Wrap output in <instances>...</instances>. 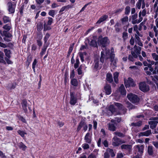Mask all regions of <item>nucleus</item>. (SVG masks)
Instances as JSON below:
<instances>
[{"label":"nucleus","instance_id":"obj_1","mask_svg":"<svg viewBox=\"0 0 158 158\" xmlns=\"http://www.w3.org/2000/svg\"><path fill=\"white\" fill-rule=\"evenodd\" d=\"M141 50V47L135 45L133 47V50L131 51V54L129 55L128 60L130 61H134L135 59L137 58L138 55L140 54Z\"/></svg>","mask_w":158,"mask_h":158},{"label":"nucleus","instance_id":"obj_2","mask_svg":"<svg viewBox=\"0 0 158 158\" xmlns=\"http://www.w3.org/2000/svg\"><path fill=\"white\" fill-rule=\"evenodd\" d=\"M7 10L9 14H14L15 11L16 4L11 1L8 2L6 4Z\"/></svg>","mask_w":158,"mask_h":158},{"label":"nucleus","instance_id":"obj_3","mask_svg":"<svg viewBox=\"0 0 158 158\" xmlns=\"http://www.w3.org/2000/svg\"><path fill=\"white\" fill-rule=\"evenodd\" d=\"M139 19H136L138 17L137 14H135L131 16L132 22V24H135L136 23H140L143 20V18L141 16V11H140L139 14Z\"/></svg>","mask_w":158,"mask_h":158},{"label":"nucleus","instance_id":"obj_4","mask_svg":"<svg viewBox=\"0 0 158 158\" xmlns=\"http://www.w3.org/2000/svg\"><path fill=\"white\" fill-rule=\"evenodd\" d=\"M128 99L132 102L135 103L139 102V99L137 96L133 94H130L127 95Z\"/></svg>","mask_w":158,"mask_h":158},{"label":"nucleus","instance_id":"obj_5","mask_svg":"<svg viewBox=\"0 0 158 158\" xmlns=\"http://www.w3.org/2000/svg\"><path fill=\"white\" fill-rule=\"evenodd\" d=\"M77 102V98L74 92H70V100L69 103L73 106H74Z\"/></svg>","mask_w":158,"mask_h":158},{"label":"nucleus","instance_id":"obj_6","mask_svg":"<svg viewBox=\"0 0 158 158\" xmlns=\"http://www.w3.org/2000/svg\"><path fill=\"white\" fill-rule=\"evenodd\" d=\"M100 45L103 48L105 47L110 43V41L107 37H104L99 40Z\"/></svg>","mask_w":158,"mask_h":158},{"label":"nucleus","instance_id":"obj_7","mask_svg":"<svg viewBox=\"0 0 158 158\" xmlns=\"http://www.w3.org/2000/svg\"><path fill=\"white\" fill-rule=\"evenodd\" d=\"M112 144L113 146H117L125 142L123 141H122L119 138H118L116 136H114L112 138Z\"/></svg>","mask_w":158,"mask_h":158},{"label":"nucleus","instance_id":"obj_8","mask_svg":"<svg viewBox=\"0 0 158 158\" xmlns=\"http://www.w3.org/2000/svg\"><path fill=\"white\" fill-rule=\"evenodd\" d=\"M139 89L142 91L145 92L149 90V87L144 82H141L139 84Z\"/></svg>","mask_w":158,"mask_h":158},{"label":"nucleus","instance_id":"obj_9","mask_svg":"<svg viewBox=\"0 0 158 158\" xmlns=\"http://www.w3.org/2000/svg\"><path fill=\"white\" fill-rule=\"evenodd\" d=\"M143 64L144 66H148L149 68L150 71H147L146 72L147 74L148 75H151L152 74H152H156V72L155 71H153L154 69L153 68V67H152L151 64H148L146 61H143Z\"/></svg>","mask_w":158,"mask_h":158},{"label":"nucleus","instance_id":"obj_10","mask_svg":"<svg viewBox=\"0 0 158 158\" xmlns=\"http://www.w3.org/2000/svg\"><path fill=\"white\" fill-rule=\"evenodd\" d=\"M116 109L113 105H110L107 111V114L108 115H111L112 114H116Z\"/></svg>","mask_w":158,"mask_h":158},{"label":"nucleus","instance_id":"obj_11","mask_svg":"<svg viewBox=\"0 0 158 158\" xmlns=\"http://www.w3.org/2000/svg\"><path fill=\"white\" fill-rule=\"evenodd\" d=\"M124 84L126 88L131 86L133 87L135 85V83L133 79L130 77L128 78L127 81H124Z\"/></svg>","mask_w":158,"mask_h":158},{"label":"nucleus","instance_id":"obj_12","mask_svg":"<svg viewBox=\"0 0 158 158\" xmlns=\"http://www.w3.org/2000/svg\"><path fill=\"white\" fill-rule=\"evenodd\" d=\"M99 59L98 57H95L94 59V63L93 65L94 69L97 70L98 69H100L102 67L101 65L102 64H99Z\"/></svg>","mask_w":158,"mask_h":158},{"label":"nucleus","instance_id":"obj_13","mask_svg":"<svg viewBox=\"0 0 158 158\" xmlns=\"http://www.w3.org/2000/svg\"><path fill=\"white\" fill-rule=\"evenodd\" d=\"M142 4V9H143L144 8L145 6L144 0H138V1L136 3V8H137L138 9H140Z\"/></svg>","mask_w":158,"mask_h":158},{"label":"nucleus","instance_id":"obj_14","mask_svg":"<svg viewBox=\"0 0 158 158\" xmlns=\"http://www.w3.org/2000/svg\"><path fill=\"white\" fill-rule=\"evenodd\" d=\"M135 147L139 152L138 155H140L142 154L144 148V145H138L135 146Z\"/></svg>","mask_w":158,"mask_h":158},{"label":"nucleus","instance_id":"obj_15","mask_svg":"<svg viewBox=\"0 0 158 158\" xmlns=\"http://www.w3.org/2000/svg\"><path fill=\"white\" fill-rule=\"evenodd\" d=\"M84 139L85 142L88 143H90L92 141L91 135L89 132H88L85 135Z\"/></svg>","mask_w":158,"mask_h":158},{"label":"nucleus","instance_id":"obj_16","mask_svg":"<svg viewBox=\"0 0 158 158\" xmlns=\"http://www.w3.org/2000/svg\"><path fill=\"white\" fill-rule=\"evenodd\" d=\"M21 104L24 112L26 113H27V100L25 99L23 100L21 103Z\"/></svg>","mask_w":158,"mask_h":158},{"label":"nucleus","instance_id":"obj_17","mask_svg":"<svg viewBox=\"0 0 158 158\" xmlns=\"http://www.w3.org/2000/svg\"><path fill=\"white\" fill-rule=\"evenodd\" d=\"M104 89L106 94L109 95L111 94V89L110 85L106 84L104 86Z\"/></svg>","mask_w":158,"mask_h":158},{"label":"nucleus","instance_id":"obj_18","mask_svg":"<svg viewBox=\"0 0 158 158\" xmlns=\"http://www.w3.org/2000/svg\"><path fill=\"white\" fill-rule=\"evenodd\" d=\"M150 64L152 65V67H153V68L154 69V70L156 72H156H158V61L155 62L154 61H152Z\"/></svg>","mask_w":158,"mask_h":158},{"label":"nucleus","instance_id":"obj_19","mask_svg":"<svg viewBox=\"0 0 158 158\" xmlns=\"http://www.w3.org/2000/svg\"><path fill=\"white\" fill-rule=\"evenodd\" d=\"M158 123L157 121H152L148 122V123L150 125V127L153 129L155 128Z\"/></svg>","mask_w":158,"mask_h":158},{"label":"nucleus","instance_id":"obj_20","mask_svg":"<svg viewBox=\"0 0 158 158\" xmlns=\"http://www.w3.org/2000/svg\"><path fill=\"white\" fill-rule=\"evenodd\" d=\"M73 6L70 5H68L67 6H63L61 8L59 11V13H61L64 10L67 11L70 9L73 8Z\"/></svg>","mask_w":158,"mask_h":158},{"label":"nucleus","instance_id":"obj_21","mask_svg":"<svg viewBox=\"0 0 158 158\" xmlns=\"http://www.w3.org/2000/svg\"><path fill=\"white\" fill-rule=\"evenodd\" d=\"M151 134V130H149L140 133L139 135L140 136H148L150 135Z\"/></svg>","mask_w":158,"mask_h":158},{"label":"nucleus","instance_id":"obj_22","mask_svg":"<svg viewBox=\"0 0 158 158\" xmlns=\"http://www.w3.org/2000/svg\"><path fill=\"white\" fill-rule=\"evenodd\" d=\"M108 18V16L107 15H104L100 18L96 22V24H99L101 23L102 22L105 21L106 19Z\"/></svg>","mask_w":158,"mask_h":158},{"label":"nucleus","instance_id":"obj_23","mask_svg":"<svg viewBox=\"0 0 158 158\" xmlns=\"http://www.w3.org/2000/svg\"><path fill=\"white\" fill-rule=\"evenodd\" d=\"M108 126V129L110 131H114L116 129V127L114 123H109Z\"/></svg>","mask_w":158,"mask_h":158},{"label":"nucleus","instance_id":"obj_24","mask_svg":"<svg viewBox=\"0 0 158 158\" xmlns=\"http://www.w3.org/2000/svg\"><path fill=\"white\" fill-rule=\"evenodd\" d=\"M119 91L122 95H125L126 94V91L123 85H121L119 88Z\"/></svg>","mask_w":158,"mask_h":158},{"label":"nucleus","instance_id":"obj_25","mask_svg":"<svg viewBox=\"0 0 158 158\" xmlns=\"http://www.w3.org/2000/svg\"><path fill=\"white\" fill-rule=\"evenodd\" d=\"M121 147L122 149H124L130 151L132 148V146L129 145L123 144L121 146Z\"/></svg>","mask_w":158,"mask_h":158},{"label":"nucleus","instance_id":"obj_26","mask_svg":"<svg viewBox=\"0 0 158 158\" xmlns=\"http://www.w3.org/2000/svg\"><path fill=\"white\" fill-rule=\"evenodd\" d=\"M106 80L110 83H111L113 81V79L112 74L109 73L106 74Z\"/></svg>","mask_w":158,"mask_h":158},{"label":"nucleus","instance_id":"obj_27","mask_svg":"<svg viewBox=\"0 0 158 158\" xmlns=\"http://www.w3.org/2000/svg\"><path fill=\"white\" fill-rule=\"evenodd\" d=\"M85 122L83 121V120H81L80 123H79V125L78 126L77 131H79L80 129H81V128L83 127V126L85 125Z\"/></svg>","mask_w":158,"mask_h":158},{"label":"nucleus","instance_id":"obj_28","mask_svg":"<svg viewBox=\"0 0 158 158\" xmlns=\"http://www.w3.org/2000/svg\"><path fill=\"white\" fill-rule=\"evenodd\" d=\"M118 75L119 73L117 72H115L113 74L114 81L116 83H118Z\"/></svg>","mask_w":158,"mask_h":158},{"label":"nucleus","instance_id":"obj_29","mask_svg":"<svg viewBox=\"0 0 158 158\" xmlns=\"http://www.w3.org/2000/svg\"><path fill=\"white\" fill-rule=\"evenodd\" d=\"M50 36V35L48 33H47L45 34V35L44 38V45H48V44L47 43V41L48 39L49 38Z\"/></svg>","mask_w":158,"mask_h":158},{"label":"nucleus","instance_id":"obj_30","mask_svg":"<svg viewBox=\"0 0 158 158\" xmlns=\"http://www.w3.org/2000/svg\"><path fill=\"white\" fill-rule=\"evenodd\" d=\"M48 46V45H44L43 48L42 49L41 52L40 53V55L42 56L44 55L46 51L47 48Z\"/></svg>","mask_w":158,"mask_h":158},{"label":"nucleus","instance_id":"obj_31","mask_svg":"<svg viewBox=\"0 0 158 158\" xmlns=\"http://www.w3.org/2000/svg\"><path fill=\"white\" fill-rule=\"evenodd\" d=\"M79 54L80 56V57L81 58V60L82 62H83L84 61V58L85 56L86 55V53L85 52H79Z\"/></svg>","mask_w":158,"mask_h":158},{"label":"nucleus","instance_id":"obj_32","mask_svg":"<svg viewBox=\"0 0 158 158\" xmlns=\"http://www.w3.org/2000/svg\"><path fill=\"white\" fill-rule=\"evenodd\" d=\"M142 124V122L139 121L137 123H132L131 124V126L133 127H139Z\"/></svg>","mask_w":158,"mask_h":158},{"label":"nucleus","instance_id":"obj_33","mask_svg":"<svg viewBox=\"0 0 158 158\" xmlns=\"http://www.w3.org/2000/svg\"><path fill=\"white\" fill-rule=\"evenodd\" d=\"M105 57V56L104 52H102L101 53V56L100 57V62L102 63V64H103L104 62Z\"/></svg>","mask_w":158,"mask_h":158},{"label":"nucleus","instance_id":"obj_34","mask_svg":"<svg viewBox=\"0 0 158 158\" xmlns=\"http://www.w3.org/2000/svg\"><path fill=\"white\" fill-rule=\"evenodd\" d=\"M71 83L72 85L74 86H77L78 82L77 79L75 78L72 79L71 80Z\"/></svg>","mask_w":158,"mask_h":158},{"label":"nucleus","instance_id":"obj_35","mask_svg":"<svg viewBox=\"0 0 158 158\" xmlns=\"http://www.w3.org/2000/svg\"><path fill=\"white\" fill-rule=\"evenodd\" d=\"M111 63L114 65L116 66L117 60L116 59H114L115 56H110Z\"/></svg>","mask_w":158,"mask_h":158},{"label":"nucleus","instance_id":"obj_36","mask_svg":"<svg viewBox=\"0 0 158 158\" xmlns=\"http://www.w3.org/2000/svg\"><path fill=\"white\" fill-rule=\"evenodd\" d=\"M4 53L1 52H0V63H4L6 64V63L4 59Z\"/></svg>","mask_w":158,"mask_h":158},{"label":"nucleus","instance_id":"obj_37","mask_svg":"<svg viewBox=\"0 0 158 158\" xmlns=\"http://www.w3.org/2000/svg\"><path fill=\"white\" fill-rule=\"evenodd\" d=\"M3 20L4 23L10 22V19L9 17L6 16H4L3 17Z\"/></svg>","mask_w":158,"mask_h":158},{"label":"nucleus","instance_id":"obj_38","mask_svg":"<svg viewBox=\"0 0 158 158\" xmlns=\"http://www.w3.org/2000/svg\"><path fill=\"white\" fill-rule=\"evenodd\" d=\"M79 64V58L78 56H77L76 58V63L74 64V68L75 69L78 68Z\"/></svg>","mask_w":158,"mask_h":158},{"label":"nucleus","instance_id":"obj_39","mask_svg":"<svg viewBox=\"0 0 158 158\" xmlns=\"http://www.w3.org/2000/svg\"><path fill=\"white\" fill-rule=\"evenodd\" d=\"M4 52L5 53V55L8 58L10 57V50H8L7 49H4Z\"/></svg>","mask_w":158,"mask_h":158},{"label":"nucleus","instance_id":"obj_40","mask_svg":"<svg viewBox=\"0 0 158 158\" xmlns=\"http://www.w3.org/2000/svg\"><path fill=\"white\" fill-rule=\"evenodd\" d=\"M89 44L95 47L97 45V43L96 41L94 40H92L91 41L89 42Z\"/></svg>","mask_w":158,"mask_h":158},{"label":"nucleus","instance_id":"obj_41","mask_svg":"<svg viewBox=\"0 0 158 158\" xmlns=\"http://www.w3.org/2000/svg\"><path fill=\"white\" fill-rule=\"evenodd\" d=\"M148 154L152 155L153 154L152 147L151 146H149L148 147Z\"/></svg>","mask_w":158,"mask_h":158},{"label":"nucleus","instance_id":"obj_42","mask_svg":"<svg viewBox=\"0 0 158 158\" xmlns=\"http://www.w3.org/2000/svg\"><path fill=\"white\" fill-rule=\"evenodd\" d=\"M127 107L129 110H131L135 108V106H133L131 103L129 102H127Z\"/></svg>","mask_w":158,"mask_h":158},{"label":"nucleus","instance_id":"obj_43","mask_svg":"<svg viewBox=\"0 0 158 158\" xmlns=\"http://www.w3.org/2000/svg\"><path fill=\"white\" fill-rule=\"evenodd\" d=\"M108 152H109V155L110 154L112 157H113L115 156L114 151L113 149L109 148L107 150Z\"/></svg>","mask_w":158,"mask_h":158},{"label":"nucleus","instance_id":"obj_44","mask_svg":"<svg viewBox=\"0 0 158 158\" xmlns=\"http://www.w3.org/2000/svg\"><path fill=\"white\" fill-rule=\"evenodd\" d=\"M114 134L115 135L120 137H123L125 136V135L121 132L116 131L114 132Z\"/></svg>","mask_w":158,"mask_h":158},{"label":"nucleus","instance_id":"obj_45","mask_svg":"<svg viewBox=\"0 0 158 158\" xmlns=\"http://www.w3.org/2000/svg\"><path fill=\"white\" fill-rule=\"evenodd\" d=\"M121 20L123 24L124 23H125L127 22L128 21V16H126L125 17H124L122 18L121 19Z\"/></svg>","mask_w":158,"mask_h":158},{"label":"nucleus","instance_id":"obj_46","mask_svg":"<svg viewBox=\"0 0 158 158\" xmlns=\"http://www.w3.org/2000/svg\"><path fill=\"white\" fill-rule=\"evenodd\" d=\"M4 29L9 31L10 30L11 28V25L8 24L4 25L3 27Z\"/></svg>","mask_w":158,"mask_h":158},{"label":"nucleus","instance_id":"obj_47","mask_svg":"<svg viewBox=\"0 0 158 158\" xmlns=\"http://www.w3.org/2000/svg\"><path fill=\"white\" fill-rule=\"evenodd\" d=\"M82 65H81L77 69V73L78 75H80L82 74V67L83 66Z\"/></svg>","mask_w":158,"mask_h":158},{"label":"nucleus","instance_id":"obj_48","mask_svg":"<svg viewBox=\"0 0 158 158\" xmlns=\"http://www.w3.org/2000/svg\"><path fill=\"white\" fill-rule=\"evenodd\" d=\"M119 24L118 23H117L114 26L115 31L118 32L120 31V29L118 27Z\"/></svg>","mask_w":158,"mask_h":158},{"label":"nucleus","instance_id":"obj_49","mask_svg":"<svg viewBox=\"0 0 158 158\" xmlns=\"http://www.w3.org/2000/svg\"><path fill=\"white\" fill-rule=\"evenodd\" d=\"M18 133L21 135V136L23 137L24 136L25 134H26L27 133H25L24 131H22L20 130H19L17 131Z\"/></svg>","mask_w":158,"mask_h":158},{"label":"nucleus","instance_id":"obj_50","mask_svg":"<svg viewBox=\"0 0 158 158\" xmlns=\"http://www.w3.org/2000/svg\"><path fill=\"white\" fill-rule=\"evenodd\" d=\"M115 105L116 106L118 109L120 110L122 108L123 106V105L120 103H118V102H115L114 103Z\"/></svg>","mask_w":158,"mask_h":158},{"label":"nucleus","instance_id":"obj_51","mask_svg":"<svg viewBox=\"0 0 158 158\" xmlns=\"http://www.w3.org/2000/svg\"><path fill=\"white\" fill-rule=\"evenodd\" d=\"M19 147L23 150H25L27 148V147L22 142H20L19 143Z\"/></svg>","mask_w":158,"mask_h":158},{"label":"nucleus","instance_id":"obj_52","mask_svg":"<svg viewBox=\"0 0 158 158\" xmlns=\"http://www.w3.org/2000/svg\"><path fill=\"white\" fill-rule=\"evenodd\" d=\"M74 45V43H73L72 45H71L70 46V47L69 48L68 52L69 54H70L71 53L72 51H73V47Z\"/></svg>","mask_w":158,"mask_h":158},{"label":"nucleus","instance_id":"obj_53","mask_svg":"<svg viewBox=\"0 0 158 158\" xmlns=\"http://www.w3.org/2000/svg\"><path fill=\"white\" fill-rule=\"evenodd\" d=\"M125 14L128 15L130 12V7L129 6H127L125 8Z\"/></svg>","mask_w":158,"mask_h":158},{"label":"nucleus","instance_id":"obj_54","mask_svg":"<svg viewBox=\"0 0 158 158\" xmlns=\"http://www.w3.org/2000/svg\"><path fill=\"white\" fill-rule=\"evenodd\" d=\"M48 15L52 17H54L55 15V11L54 10H52L48 12Z\"/></svg>","mask_w":158,"mask_h":158},{"label":"nucleus","instance_id":"obj_55","mask_svg":"<svg viewBox=\"0 0 158 158\" xmlns=\"http://www.w3.org/2000/svg\"><path fill=\"white\" fill-rule=\"evenodd\" d=\"M153 58L156 61L158 60V55L156 53H153L152 54Z\"/></svg>","mask_w":158,"mask_h":158},{"label":"nucleus","instance_id":"obj_56","mask_svg":"<svg viewBox=\"0 0 158 158\" xmlns=\"http://www.w3.org/2000/svg\"><path fill=\"white\" fill-rule=\"evenodd\" d=\"M43 38V35L42 34H38L37 35L36 37V40H41Z\"/></svg>","mask_w":158,"mask_h":158},{"label":"nucleus","instance_id":"obj_57","mask_svg":"<svg viewBox=\"0 0 158 158\" xmlns=\"http://www.w3.org/2000/svg\"><path fill=\"white\" fill-rule=\"evenodd\" d=\"M82 147L84 149H87L89 148V145L87 143H85L82 145Z\"/></svg>","mask_w":158,"mask_h":158},{"label":"nucleus","instance_id":"obj_58","mask_svg":"<svg viewBox=\"0 0 158 158\" xmlns=\"http://www.w3.org/2000/svg\"><path fill=\"white\" fill-rule=\"evenodd\" d=\"M48 20L47 22V24L49 25H50L53 22V19L52 18L50 17H48Z\"/></svg>","mask_w":158,"mask_h":158},{"label":"nucleus","instance_id":"obj_59","mask_svg":"<svg viewBox=\"0 0 158 158\" xmlns=\"http://www.w3.org/2000/svg\"><path fill=\"white\" fill-rule=\"evenodd\" d=\"M128 37V34L127 32H124L123 33V38L124 40L127 39Z\"/></svg>","mask_w":158,"mask_h":158},{"label":"nucleus","instance_id":"obj_60","mask_svg":"<svg viewBox=\"0 0 158 158\" xmlns=\"http://www.w3.org/2000/svg\"><path fill=\"white\" fill-rule=\"evenodd\" d=\"M43 27L42 24L40 23L37 25V30L38 31H41L43 29Z\"/></svg>","mask_w":158,"mask_h":158},{"label":"nucleus","instance_id":"obj_61","mask_svg":"<svg viewBox=\"0 0 158 158\" xmlns=\"http://www.w3.org/2000/svg\"><path fill=\"white\" fill-rule=\"evenodd\" d=\"M87 158H97L96 155L93 153L89 155Z\"/></svg>","mask_w":158,"mask_h":158},{"label":"nucleus","instance_id":"obj_62","mask_svg":"<svg viewBox=\"0 0 158 158\" xmlns=\"http://www.w3.org/2000/svg\"><path fill=\"white\" fill-rule=\"evenodd\" d=\"M104 158H110V156L109 154V153L108 152L107 150L104 153Z\"/></svg>","mask_w":158,"mask_h":158},{"label":"nucleus","instance_id":"obj_63","mask_svg":"<svg viewBox=\"0 0 158 158\" xmlns=\"http://www.w3.org/2000/svg\"><path fill=\"white\" fill-rule=\"evenodd\" d=\"M135 42L136 43L138 44L139 46L141 47L143 46V44L141 41V40H135Z\"/></svg>","mask_w":158,"mask_h":158},{"label":"nucleus","instance_id":"obj_64","mask_svg":"<svg viewBox=\"0 0 158 158\" xmlns=\"http://www.w3.org/2000/svg\"><path fill=\"white\" fill-rule=\"evenodd\" d=\"M124 154L122 153H119L117 154V158H122L123 157Z\"/></svg>","mask_w":158,"mask_h":158}]
</instances>
